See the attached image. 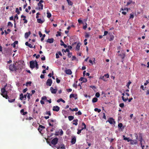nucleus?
I'll use <instances>...</instances> for the list:
<instances>
[{
    "label": "nucleus",
    "mask_w": 149,
    "mask_h": 149,
    "mask_svg": "<svg viewBox=\"0 0 149 149\" xmlns=\"http://www.w3.org/2000/svg\"><path fill=\"white\" fill-rule=\"evenodd\" d=\"M59 131H60V135L61 136H62L63 134V132L62 129L59 130Z\"/></svg>",
    "instance_id": "obj_55"
},
{
    "label": "nucleus",
    "mask_w": 149,
    "mask_h": 149,
    "mask_svg": "<svg viewBox=\"0 0 149 149\" xmlns=\"http://www.w3.org/2000/svg\"><path fill=\"white\" fill-rule=\"evenodd\" d=\"M10 20H13L15 22V19H13V16H12L10 17Z\"/></svg>",
    "instance_id": "obj_61"
},
{
    "label": "nucleus",
    "mask_w": 149,
    "mask_h": 149,
    "mask_svg": "<svg viewBox=\"0 0 149 149\" xmlns=\"http://www.w3.org/2000/svg\"><path fill=\"white\" fill-rule=\"evenodd\" d=\"M50 90L52 93L53 94L56 93L57 91V89H54L52 87H50Z\"/></svg>",
    "instance_id": "obj_7"
},
{
    "label": "nucleus",
    "mask_w": 149,
    "mask_h": 149,
    "mask_svg": "<svg viewBox=\"0 0 149 149\" xmlns=\"http://www.w3.org/2000/svg\"><path fill=\"white\" fill-rule=\"evenodd\" d=\"M107 121L108 122L111 124H113L115 123V121H114V119L112 118H110Z\"/></svg>",
    "instance_id": "obj_4"
},
{
    "label": "nucleus",
    "mask_w": 149,
    "mask_h": 149,
    "mask_svg": "<svg viewBox=\"0 0 149 149\" xmlns=\"http://www.w3.org/2000/svg\"><path fill=\"white\" fill-rule=\"evenodd\" d=\"M21 17L22 18H23V20L24 21V23H27V20L26 19V16L24 15H22Z\"/></svg>",
    "instance_id": "obj_17"
},
{
    "label": "nucleus",
    "mask_w": 149,
    "mask_h": 149,
    "mask_svg": "<svg viewBox=\"0 0 149 149\" xmlns=\"http://www.w3.org/2000/svg\"><path fill=\"white\" fill-rule=\"evenodd\" d=\"M54 39L53 38H48L47 40V42L51 43L54 42Z\"/></svg>",
    "instance_id": "obj_13"
},
{
    "label": "nucleus",
    "mask_w": 149,
    "mask_h": 149,
    "mask_svg": "<svg viewBox=\"0 0 149 149\" xmlns=\"http://www.w3.org/2000/svg\"><path fill=\"white\" fill-rule=\"evenodd\" d=\"M76 83L74 84L73 85V87H74L75 88H77V81H76Z\"/></svg>",
    "instance_id": "obj_46"
},
{
    "label": "nucleus",
    "mask_w": 149,
    "mask_h": 149,
    "mask_svg": "<svg viewBox=\"0 0 149 149\" xmlns=\"http://www.w3.org/2000/svg\"><path fill=\"white\" fill-rule=\"evenodd\" d=\"M68 119L70 121H71L74 118V117L73 116H68Z\"/></svg>",
    "instance_id": "obj_29"
},
{
    "label": "nucleus",
    "mask_w": 149,
    "mask_h": 149,
    "mask_svg": "<svg viewBox=\"0 0 149 149\" xmlns=\"http://www.w3.org/2000/svg\"><path fill=\"white\" fill-rule=\"evenodd\" d=\"M123 126V124L122 123H120L118 124V128H120L121 129V128Z\"/></svg>",
    "instance_id": "obj_38"
},
{
    "label": "nucleus",
    "mask_w": 149,
    "mask_h": 149,
    "mask_svg": "<svg viewBox=\"0 0 149 149\" xmlns=\"http://www.w3.org/2000/svg\"><path fill=\"white\" fill-rule=\"evenodd\" d=\"M39 127H40V128L43 129H45V126H42L41 125H40L39 126Z\"/></svg>",
    "instance_id": "obj_64"
},
{
    "label": "nucleus",
    "mask_w": 149,
    "mask_h": 149,
    "mask_svg": "<svg viewBox=\"0 0 149 149\" xmlns=\"http://www.w3.org/2000/svg\"><path fill=\"white\" fill-rule=\"evenodd\" d=\"M119 55L120 56V57L123 59H124L125 58V53H122L119 54Z\"/></svg>",
    "instance_id": "obj_28"
},
{
    "label": "nucleus",
    "mask_w": 149,
    "mask_h": 149,
    "mask_svg": "<svg viewBox=\"0 0 149 149\" xmlns=\"http://www.w3.org/2000/svg\"><path fill=\"white\" fill-rule=\"evenodd\" d=\"M47 17L49 18L52 16L51 13L49 12V10H47Z\"/></svg>",
    "instance_id": "obj_19"
},
{
    "label": "nucleus",
    "mask_w": 149,
    "mask_h": 149,
    "mask_svg": "<svg viewBox=\"0 0 149 149\" xmlns=\"http://www.w3.org/2000/svg\"><path fill=\"white\" fill-rule=\"evenodd\" d=\"M57 34L56 35V36H61V33L60 32L58 31L57 32Z\"/></svg>",
    "instance_id": "obj_53"
},
{
    "label": "nucleus",
    "mask_w": 149,
    "mask_h": 149,
    "mask_svg": "<svg viewBox=\"0 0 149 149\" xmlns=\"http://www.w3.org/2000/svg\"><path fill=\"white\" fill-rule=\"evenodd\" d=\"M104 77V76H101L100 77V79L103 80L104 81H107V80H106Z\"/></svg>",
    "instance_id": "obj_36"
},
{
    "label": "nucleus",
    "mask_w": 149,
    "mask_h": 149,
    "mask_svg": "<svg viewBox=\"0 0 149 149\" xmlns=\"http://www.w3.org/2000/svg\"><path fill=\"white\" fill-rule=\"evenodd\" d=\"M25 44L26 46H28L30 48H33V46L31 44H29L27 42H26Z\"/></svg>",
    "instance_id": "obj_22"
},
{
    "label": "nucleus",
    "mask_w": 149,
    "mask_h": 149,
    "mask_svg": "<svg viewBox=\"0 0 149 149\" xmlns=\"http://www.w3.org/2000/svg\"><path fill=\"white\" fill-rule=\"evenodd\" d=\"M78 111V108H75L73 109L72 110V111Z\"/></svg>",
    "instance_id": "obj_54"
},
{
    "label": "nucleus",
    "mask_w": 149,
    "mask_h": 149,
    "mask_svg": "<svg viewBox=\"0 0 149 149\" xmlns=\"http://www.w3.org/2000/svg\"><path fill=\"white\" fill-rule=\"evenodd\" d=\"M82 126H84V127H82L81 129H80L81 130V131L84 129H86V125L85 123L84 122L82 123Z\"/></svg>",
    "instance_id": "obj_20"
},
{
    "label": "nucleus",
    "mask_w": 149,
    "mask_h": 149,
    "mask_svg": "<svg viewBox=\"0 0 149 149\" xmlns=\"http://www.w3.org/2000/svg\"><path fill=\"white\" fill-rule=\"evenodd\" d=\"M73 122H74L72 124L75 125H77L78 124V120L77 119L74 120Z\"/></svg>",
    "instance_id": "obj_26"
},
{
    "label": "nucleus",
    "mask_w": 149,
    "mask_h": 149,
    "mask_svg": "<svg viewBox=\"0 0 149 149\" xmlns=\"http://www.w3.org/2000/svg\"><path fill=\"white\" fill-rule=\"evenodd\" d=\"M132 3L133 4H135V2L134 1H133L132 0H129L127 2L126 6H128L130 4Z\"/></svg>",
    "instance_id": "obj_16"
},
{
    "label": "nucleus",
    "mask_w": 149,
    "mask_h": 149,
    "mask_svg": "<svg viewBox=\"0 0 149 149\" xmlns=\"http://www.w3.org/2000/svg\"><path fill=\"white\" fill-rule=\"evenodd\" d=\"M65 72L66 74L68 75H71L72 73V72L71 70L70 69H68L66 70L65 71Z\"/></svg>",
    "instance_id": "obj_12"
},
{
    "label": "nucleus",
    "mask_w": 149,
    "mask_h": 149,
    "mask_svg": "<svg viewBox=\"0 0 149 149\" xmlns=\"http://www.w3.org/2000/svg\"><path fill=\"white\" fill-rule=\"evenodd\" d=\"M98 100V99L96 97H94L93 99L92 102L93 103H95Z\"/></svg>",
    "instance_id": "obj_33"
},
{
    "label": "nucleus",
    "mask_w": 149,
    "mask_h": 149,
    "mask_svg": "<svg viewBox=\"0 0 149 149\" xmlns=\"http://www.w3.org/2000/svg\"><path fill=\"white\" fill-rule=\"evenodd\" d=\"M61 101L62 102H63L64 103L65 102V101H64V100H63L61 98L60 99H58L57 100V102H60Z\"/></svg>",
    "instance_id": "obj_34"
},
{
    "label": "nucleus",
    "mask_w": 149,
    "mask_h": 149,
    "mask_svg": "<svg viewBox=\"0 0 149 149\" xmlns=\"http://www.w3.org/2000/svg\"><path fill=\"white\" fill-rule=\"evenodd\" d=\"M8 26H10L11 27H12L13 26V24L11 22H9L8 23Z\"/></svg>",
    "instance_id": "obj_44"
},
{
    "label": "nucleus",
    "mask_w": 149,
    "mask_h": 149,
    "mask_svg": "<svg viewBox=\"0 0 149 149\" xmlns=\"http://www.w3.org/2000/svg\"><path fill=\"white\" fill-rule=\"evenodd\" d=\"M75 96L74 95V94H71L70 95V97L71 98L72 97H74Z\"/></svg>",
    "instance_id": "obj_58"
},
{
    "label": "nucleus",
    "mask_w": 149,
    "mask_h": 149,
    "mask_svg": "<svg viewBox=\"0 0 149 149\" xmlns=\"http://www.w3.org/2000/svg\"><path fill=\"white\" fill-rule=\"evenodd\" d=\"M79 80L82 81L83 82H86L87 81V79L86 78L81 77L79 79Z\"/></svg>",
    "instance_id": "obj_14"
},
{
    "label": "nucleus",
    "mask_w": 149,
    "mask_h": 149,
    "mask_svg": "<svg viewBox=\"0 0 149 149\" xmlns=\"http://www.w3.org/2000/svg\"><path fill=\"white\" fill-rule=\"evenodd\" d=\"M72 55V53L71 52H69L68 56L69 58H70Z\"/></svg>",
    "instance_id": "obj_63"
},
{
    "label": "nucleus",
    "mask_w": 149,
    "mask_h": 149,
    "mask_svg": "<svg viewBox=\"0 0 149 149\" xmlns=\"http://www.w3.org/2000/svg\"><path fill=\"white\" fill-rule=\"evenodd\" d=\"M1 95L3 97L5 98L6 99L9 98V97L7 95V92L6 91L5 88H2L1 89Z\"/></svg>",
    "instance_id": "obj_2"
},
{
    "label": "nucleus",
    "mask_w": 149,
    "mask_h": 149,
    "mask_svg": "<svg viewBox=\"0 0 149 149\" xmlns=\"http://www.w3.org/2000/svg\"><path fill=\"white\" fill-rule=\"evenodd\" d=\"M50 120L51 122L53 123L54 122H55L56 121V120H53L52 119H50L48 120V121Z\"/></svg>",
    "instance_id": "obj_59"
},
{
    "label": "nucleus",
    "mask_w": 149,
    "mask_h": 149,
    "mask_svg": "<svg viewBox=\"0 0 149 149\" xmlns=\"http://www.w3.org/2000/svg\"><path fill=\"white\" fill-rule=\"evenodd\" d=\"M31 81H29L27 82L26 84V86H28V85H29V86H30L31 85Z\"/></svg>",
    "instance_id": "obj_39"
},
{
    "label": "nucleus",
    "mask_w": 149,
    "mask_h": 149,
    "mask_svg": "<svg viewBox=\"0 0 149 149\" xmlns=\"http://www.w3.org/2000/svg\"><path fill=\"white\" fill-rule=\"evenodd\" d=\"M16 64L13 63L11 64L9 66V69L11 71H16L18 69V68H17L16 66Z\"/></svg>",
    "instance_id": "obj_1"
},
{
    "label": "nucleus",
    "mask_w": 149,
    "mask_h": 149,
    "mask_svg": "<svg viewBox=\"0 0 149 149\" xmlns=\"http://www.w3.org/2000/svg\"><path fill=\"white\" fill-rule=\"evenodd\" d=\"M94 111H95L97 112L98 113H100L101 111V110L100 109H98L97 108H96L94 109Z\"/></svg>",
    "instance_id": "obj_35"
},
{
    "label": "nucleus",
    "mask_w": 149,
    "mask_h": 149,
    "mask_svg": "<svg viewBox=\"0 0 149 149\" xmlns=\"http://www.w3.org/2000/svg\"><path fill=\"white\" fill-rule=\"evenodd\" d=\"M81 45V44L80 43H78L76 47V50L78 51L79 50L80 47V46Z\"/></svg>",
    "instance_id": "obj_18"
},
{
    "label": "nucleus",
    "mask_w": 149,
    "mask_h": 149,
    "mask_svg": "<svg viewBox=\"0 0 149 149\" xmlns=\"http://www.w3.org/2000/svg\"><path fill=\"white\" fill-rule=\"evenodd\" d=\"M142 133H140L139 134V139H143L142 138Z\"/></svg>",
    "instance_id": "obj_49"
},
{
    "label": "nucleus",
    "mask_w": 149,
    "mask_h": 149,
    "mask_svg": "<svg viewBox=\"0 0 149 149\" xmlns=\"http://www.w3.org/2000/svg\"><path fill=\"white\" fill-rule=\"evenodd\" d=\"M31 32L29 31L28 32H26L25 33V37L26 38H27L29 37V36L31 34Z\"/></svg>",
    "instance_id": "obj_15"
},
{
    "label": "nucleus",
    "mask_w": 149,
    "mask_h": 149,
    "mask_svg": "<svg viewBox=\"0 0 149 149\" xmlns=\"http://www.w3.org/2000/svg\"><path fill=\"white\" fill-rule=\"evenodd\" d=\"M60 148L61 149H65V145L63 144L61 145V147Z\"/></svg>",
    "instance_id": "obj_56"
},
{
    "label": "nucleus",
    "mask_w": 149,
    "mask_h": 149,
    "mask_svg": "<svg viewBox=\"0 0 149 149\" xmlns=\"http://www.w3.org/2000/svg\"><path fill=\"white\" fill-rule=\"evenodd\" d=\"M58 139L57 138H55L53 139L51 141V143L53 145H56L58 143Z\"/></svg>",
    "instance_id": "obj_3"
},
{
    "label": "nucleus",
    "mask_w": 149,
    "mask_h": 149,
    "mask_svg": "<svg viewBox=\"0 0 149 149\" xmlns=\"http://www.w3.org/2000/svg\"><path fill=\"white\" fill-rule=\"evenodd\" d=\"M37 22L38 23H42L44 21H42L40 19H37Z\"/></svg>",
    "instance_id": "obj_32"
},
{
    "label": "nucleus",
    "mask_w": 149,
    "mask_h": 149,
    "mask_svg": "<svg viewBox=\"0 0 149 149\" xmlns=\"http://www.w3.org/2000/svg\"><path fill=\"white\" fill-rule=\"evenodd\" d=\"M18 43V41H15L13 43L11 44V46H13L14 48H15L16 47V44H17Z\"/></svg>",
    "instance_id": "obj_21"
},
{
    "label": "nucleus",
    "mask_w": 149,
    "mask_h": 149,
    "mask_svg": "<svg viewBox=\"0 0 149 149\" xmlns=\"http://www.w3.org/2000/svg\"><path fill=\"white\" fill-rule=\"evenodd\" d=\"M27 98L28 100H29L30 99V97L32 95V94H31L30 93H27Z\"/></svg>",
    "instance_id": "obj_50"
},
{
    "label": "nucleus",
    "mask_w": 149,
    "mask_h": 149,
    "mask_svg": "<svg viewBox=\"0 0 149 149\" xmlns=\"http://www.w3.org/2000/svg\"><path fill=\"white\" fill-rule=\"evenodd\" d=\"M89 36H90L89 34L87 33H86L85 37L86 38H88L89 37Z\"/></svg>",
    "instance_id": "obj_42"
},
{
    "label": "nucleus",
    "mask_w": 149,
    "mask_h": 149,
    "mask_svg": "<svg viewBox=\"0 0 149 149\" xmlns=\"http://www.w3.org/2000/svg\"><path fill=\"white\" fill-rule=\"evenodd\" d=\"M123 139L124 140H127V141L128 142H129L130 141H131L130 140H131V139H130V138H127V137H125V136L123 135Z\"/></svg>",
    "instance_id": "obj_25"
},
{
    "label": "nucleus",
    "mask_w": 149,
    "mask_h": 149,
    "mask_svg": "<svg viewBox=\"0 0 149 149\" xmlns=\"http://www.w3.org/2000/svg\"><path fill=\"white\" fill-rule=\"evenodd\" d=\"M77 134H79L80 133H81V130L80 129H77Z\"/></svg>",
    "instance_id": "obj_52"
},
{
    "label": "nucleus",
    "mask_w": 149,
    "mask_h": 149,
    "mask_svg": "<svg viewBox=\"0 0 149 149\" xmlns=\"http://www.w3.org/2000/svg\"><path fill=\"white\" fill-rule=\"evenodd\" d=\"M23 98H24V95H23V94L21 93L20 95L19 99L21 100H22Z\"/></svg>",
    "instance_id": "obj_37"
},
{
    "label": "nucleus",
    "mask_w": 149,
    "mask_h": 149,
    "mask_svg": "<svg viewBox=\"0 0 149 149\" xmlns=\"http://www.w3.org/2000/svg\"><path fill=\"white\" fill-rule=\"evenodd\" d=\"M104 76V77H106L107 78H109V75L108 74H105Z\"/></svg>",
    "instance_id": "obj_62"
},
{
    "label": "nucleus",
    "mask_w": 149,
    "mask_h": 149,
    "mask_svg": "<svg viewBox=\"0 0 149 149\" xmlns=\"http://www.w3.org/2000/svg\"><path fill=\"white\" fill-rule=\"evenodd\" d=\"M76 139L75 136H73L72 139L71 141V143L72 144H74L76 142Z\"/></svg>",
    "instance_id": "obj_9"
},
{
    "label": "nucleus",
    "mask_w": 149,
    "mask_h": 149,
    "mask_svg": "<svg viewBox=\"0 0 149 149\" xmlns=\"http://www.w3.org/2000/svg\"><path fill=\"white\" fill-rule=\"evenodd\" d=\"M122 100L124 102H126L127 100H128V98H127L126 99H125L124 98V97L123 96H122Z\"/></svg>",
    "instance_id": "obj_43"
},
{
    "label": "nucleus",
    "mask_w": 149,
    "mask_h": 149,
    "mask_svg": "<svg viewBox=\"0 0 149 149\" xmlns=\"http://www.w3.org/2000/svg\"><path fill=\"white\" fill-rule=\"evenodd\" d=\"M30 67L31 68H33L35 67V63L33 61H31L30 62Z\"/></svg>",
    "instance_id": "obj_8"
},
{
    "label": "nucleus",
    "mask_w": 149,
    "mask_h": 149,
    "mask_svg": "<svg viewBox=\"0 0 149 149\" xmlns=\"http://www.w3.org/2000/svg\"><path fill=\"white\" fill-rule=\"evenodd\" d=\"M52 80L51 79H48L46 82L47 85L49 86H51L52 84Z\"/></svg>",
    "instance_id": "obj_5"
},
{
    "label": "nucleus",
    "mask_w": 149,
    "mask_h": 149,
    "mask_svg": "<svg viewBox=\"0 0 149 149\" xmlns=\"http://www.w3.org/2000/svg\"><path fill=\"white\" fill-rule=\"evenodd\" d=\"M38 6L39 7V9H41V10H42L43 8V5L41 3H38Z\"/></svg>",
    "instance_id": "obj_23"
},
{
    "label": "nucleus",
    "mask_w": 149,
    "mask_h": 149,
    "mask_svg": "<svg viewBox=\"0 0 149 149\" xmlns=\"http://www.w3.org/2000/svg\"><path fill=\"white\" fill-rule=\"evenodd\" d=\"M82 113L80 111H79L78 112H76L75 113L76 115H77V114L78 115H80Z\"/></svg>",
    "instance_id": "obj_45"
},
{
    "label": "nucleus",
    "mask_w": 149,
    "mask_h": 149,
    "mask_svg": "<svg viewBox=\"0 0 149 149\" xmlns=\"http://www.w3.org/2000/svg\"><path fill=\"white\" fill-rule=\"evenodd\" d=\"M45 113L47 115H48L49 116H51V113L50 111H47Z\"/></svg>",
    "instance_id": "obj_47"
},
{
    "label": "nucleus",
    "mask_w": 149,
    "mask_h": 149,
    "mask_svg": "<svg viewBox=\"0 0 149 149\" xmlns=\"http://www.w3.org/2000/svg\"><path fill=\"white\" fill-rule=\"evenodd\" d=\"M16 98V97L14 96L13 97V99H11L10 98H9L8 99V101L9 102L12 103L14 102Z\"/></svg>",
    "instance_id": "obj_10"
},
{
    "label": "nucleus",
    "mask_w": 149,
    "mask_h": 149,
    "mask_svg": "<svg viewBox=\"0 0 149 149\" xmlns=\"http://www.w3.org/2000/svg\"><path fill=\"white\" fill-rule=\"evenodd\" d=\"M35 64H36V67L37 69L38 68V62L37 61H35Z\"/></svg>",
    "instance_id": "obj_48"
},
{
    "label": "nucleus",
    "mask_w": 149,
    "mask_h": 149,
    "mask_svg": "<svg viewBox=\"0 0 149 149\" xmlns=\"http://www.w3.org/2000/svg\"><path fill=\"white\" fill-rule=\"evenodd\" d=\"M16 12L18 14H19L20 13V12L19 11V9L18 8H17L16 10Z\"/></svg>",
    "instance_id": "obj_60"
},
{
    "label": "nucleus",
    "mask_w": 149,
    "mask_h": 149,
    "mask_svg": "<svg viewBox=\"0 0 149 149\" xmlns=\"http://www.w3.org/2000/svg\"><path fill=\"white\" fill-rule=\"evenodd\" d=\"M124 104L123 103H121L119 104V106L122 108H123L124 107Z\"/></svg>",
    "instance_id": "obj_57"
},
{
    "label": "nucleus",
    "mask_w": 149,
    "mask_h": 149,
    "mask_svg": "<svg viewBox=\"0 0 149 149\" xmlns=\"http://www.w3.org/2000/svg\"><path fill=\"white\" fill-rule=\"evenodd\" d=\"M77 43V42H74V43L72 44V46H70V45L68 46L67 47H68V49H71L72 48V46H73L74 45L76 44Z\"/></svg>",
    "instance_id": "obj_27"
},
{
    "label": "nucleus",
    "mask_w": 149,
    "mask_h": 149,
    "mask_svg": "<svg viewBox=\"0 0 149 149\" xmlns=\"http://www.w3.org/2000/svg\"><path fill=\"white\" fill-rule=\"evenodd\" d=\"M95 96L97 97H99L100 96V94L98 92H97L96 93Z\"/></svg>",
    "instance_id": "obj_51"
},
{
    "label": "nucleus",
    "mask_w": 149,
    "mask_h": 149,
    "mask_svg": "<svg viewBox=\"0 0 149 149\" xmlns=\"http://www.w3.org/2000/svg\"><path fill=\"white\" fill-rule=\"evenodd\" d=\"M114 38V36L113 35H110V38L109 39L110 41H111L113 40Z\"/></svg>",
    "instance_id": "obj_31"
},
{
    "label": "nucleus",
    "mask_w": 149,
    "mask_h": 149,
    "mask_svg": "<svg viewBox=\"0 0 149 149\" xmlns=\"http://www.w3.org/2000/svg\"><path fill=\"white\" fill-rule=\"evenodd\" d=\"M131 83V82L130 81H129L127 83L126 85V86L127 87V88H129V86Z\"/></svg>",
    "instance_id": "obj_40"
},
{
    "label": "nucleus",
    "mask_w": 149,
    "mask_h": 149,
    "mask_svg": "<svg viewBox=\"0 0 149 149\" xmlns=\"http://www.w3.org/2000/svg\"><path fill=\"white\" fill-rule=\"evenodd\" d=\"M134 17V13H132V14H130V19H133Z\"/></svg>",
    "instance_id": "obj_41"
},
{
    "label": "nucleus",
    "mask_w": 149,
    "mask_h": 149,
    "mask_svg": "<svg viewBox=\"0 0 149 149\" xmlns=\"http://www.w3.org/2000/svg\"><path fill=\"white\" fill-rule=\"evenodd\" d=\"M60 107L57 106H54L53 107L52 110L54 111L58 112L59 110Z\"/></svg>",
    "instance_id": "obj_6"
},
{
    "label": "nucleus",
    "mask_w": 149,
    "mask_h": 149,
    "mask_svg": "<svg viewBox=\"0 0 149 149\" xmlns=\"http://www.w3.org/2000/svg\"><path fill=\"white\" fill-rule=\"evenodd\" d=\"M67 1L68 4L70 6H72L73 4V3L70 0H66Z\"/></svg>",
    "instance_id": "obj_30"
},
{
    "label": "nucleus",
    "mask_w": 149,
    "mask_h": 149,
    "mask_svg": "<svg viewBox=\"0 0 149 149\" xmlns=\"http://www.w3.org/2000/svg\"><path fill=\"white\" fill-rule=\"evenodd\" d=\"M130 143L132 145L136 144L137 143V141L136 140H132L131 139L130 140Z\"/></svg>",
    "instance_id": "obj_11"
},
{
    "label": "nucleus",
    "mask_w": 149,
    "mask_h": 149,
    "mask_svg": "<svg viewBox=\"0 0 149 149\" xmlns=\"http://www.w3.org/2000/svg\"><path fill=\"white\" fill-rule=\"evenodd\" d=\"M24 110L23 109H22L20 110L21 113H23L22 115H25L27 114L28 113L27 111L24 112Z\"/></svg>",
    "instance_id": "obj_24"
}]
</instances>
